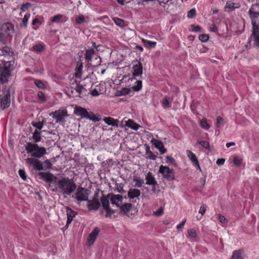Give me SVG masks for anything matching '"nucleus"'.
<instances>
[{
	"label": "nucleus",
	"mask_w": 259,
	"mask_h": 259,
	"mask_svg": "<svg viewBox=\"0 0 259 259\" xmlns=\"http://www.w3.org/2000/svg\"><path fill=\"white\" fill-rule=\"evenodd\" d=\"M77 186L72 179L62 177L58 180V186L52 190L53 192H58L62 195H70L76 189Z\"/></svg>",
	"instance_id": "obj_1"
},
{
	"label": "nucleus",
	"mask_w": 259,
	"mask_h": 259,
	"mask_svg": "<svg viewBox=\"0 0 259 259\" xmlns=\"http://www.w3.org/2000/svg\"><path fill=\"white\" fill-rule=\"evenodd\" d=\"M25 147L27 153H30L34 158H40L47 153L45 147H39L36 143L28 142Z\"/></svg>",
	"instance_id": "obj_2"
},
{
	"label": "nucleus",
	"mask_w": 259,
	"mask_h": 259,
	"mask_svg": "<svg viewBox=\"0 0 259 259\" xmlns=\"http://www.w3.org/2000/svg\"><path fill=\"white\" fill-rule=\"evenodd\" d=\"M14 69V66L11 62L8 61L0 65V82L2 83L9 81L11 72Z\"/></svg>",
	"instance_id": "obj_3"
},
{
	"label": "nucleus",
	"mask_w": 259,
	"mask_h": 259,
	"mask_svg": "<svg viewBox=\"0 0 259 259\" xmlns=\"http://www.w3.org/2000/svg\"><path fill=\"white\" fill-rule=\"evenodd\" d=\"M74 114L76 116L81 117L82 118L89 119L94 122L99 120V118L96 117L94 114L92 113L90 115L85 108L79 106H76L74 110Z\"/></svg>",
	"instance_id": "obj_4"
},
{
	"label": "nucleus",
	"mask_w": 259,
	"mask_h": 259,
	"mask_svg": "<svg viewBox=\"0 0 259 259\" xmlns=\"http://www.w3.org/2000/svg\"><path fill=\"white\" fill-rule=\"evenodd\" d=\"M89 194V190L83 187H78L76 189L75 194L72 195V197L79 201H88Z\"/></svg>",
	"instance_id": "obj_5"
},
{
	"label": "nucleus",
	"mask_w": 259,
	"mask_h": 259,
	"mask_svg": "<svg viewBox=\"0 0 259 259\" xmlns=\"http://www.w3.org/2000/svg\"><path fill=\"white\" fill-rule=\"evenodd\" d=\"M159 172L161 174L163 177L168 181H172L175 179L173 169H170L168 166L160 165Z\"/></svg>",
	"instance_id": "obj_6"
},
{
	"label": "nucleus",
	"mask_w": 259,
	"mask_h": 259,
	"mask_svg": "<svg viewBox=\"0 0 259 259\" xmlns=\"http://www.w3.org/2000/svg\"><path fill=\"white\" fill-rule=\"evenodd\" d=\"M50 116H53V118H56V123H64L65 122L66 117L68 116L67 111L66 110H59L52 112L50 114Z\"/></svg>",
	"instance_id": "obj_7"
},
{
	"label": "nucleus",
	"mask_w": 259,
	"mask_h": 259,
	"mask_svg": "<svg viewBox=\"0 0 259 259\" xmlns=\"http://www.w3.org/2000/svg\"><path fill=\"white\" fill-rule=\"evenodd\" d=\"M38 176L39 179L44 180L46 183L49 184L56 182L57 178L53 174L49 172H39Z\"/></svg>",
	"instance_id": "obj_8"
},
{
	"label": "nucleus",
	"mask_w": 259,
	"mask_h": 259,
	"mask_svg": "<svg viewBox=\"0 0 259 259\" xmlns=\"http://www.w3.org/2000/svg\"><path fill=\"white\" fill-rule=\"evenodd\" d=\"M2 33L6 37L11 35L14 31L13 25L9 22L4 23L1 27Z\"/></svg>",
	"instance_id": "obj_9"
},
{
	"label": "nucleus",
	"mask_w": 259,
	"mask_h": 259,
	"mask_svg": "<svg viewBox=\"0 0 259 259\" xmlns=\"http://www.w3.org/2000/svg\"><path fill=\"white\" fill-rule=\"evenodd\" d=\"M100 206V203L97 196H95L93 200H88V207L89 210H97Z\"/></svg>",
	"instance_id": "obj_10"
},
{
	"label": "nucleus",
	"mask_w": 259,
	"mask_h": 259,
	"mask_svg": "<svg viewBox=\"0 0 259 259\" xmlns=\"http://www.w3.org/2000/svg\"><path fill=\"white\" fill-rule=\"evenodd\" d=\"M10 98V92L8 91L1 101V107L2 110L8 108L10 106L11 103Z\"/></svg>",
	"instance_id": "obj_11"
},
{
	"label": "nucleus",
	"mask_w": 259,
	"mask_h": 259,
	"mask_svg": "<svg viewBox=\"0 0 259 259\" xmlns=\"http://www.w3.org/2000/svg\"><path fill=\"white\" fill-rule=\"evenodd\" d=\"M151 142L157 149H158L161 154L167 152L166 149L164 148V144L161 141L153 138L151 140Z\"/></svg>",
	"instance_id": "obj_12"
},
{
	"label": "nucleus",
	"mask_w": 259,
	"mask_h": 259,
	"mask_svg": "<svg viewBox=\"0 0 259 259\" xmlns=\"http://www.w3.org/2000/svg\"><path fill=\"white\" fill-rule=\"evenodd\" d=\"M123 197L121 195H120L112 194L110 198V201L112 204H114L118 207H120V206L122 205L121 203Z\"/></svg>",
	"instance_id": "obj_13"
},
{
	"label": "nucleus",
	"mask_w": 259,
	"mask_h": 259,
	"mask_svg": "<svg viewBox=\"0 0 259 259\" xmlns=\"http://www.w3.org/2000/svg\"><path fill=\"white\" fill-rule=\"evenodd\" d=\"M133 72L132 73L133 75L134 76H139L143 73V66L142 64L140 61L138 62V63L134 65L133 67Z\"/></svg>",
	"instance_id": "obj_14"
},
{
	"label": "nucleus",
	"mask_w": 259,
	"mask_h": 259,
	"mask_svg": "<svg viewBox=\"0 0 259 259\" xmlns=\"http://www.w3.org/2000/svg\"><path fill=\"white\" fill-rule=\"evenodd\" d=\"M132 207V204L131 203H126L124 204H122L120 206V211L123 212L124 214H125L127 217H130L132 214V213H130Z\"/></svg>",
	"instance_id": "obj_15"
},
{
	"label": "nucleus",
	"mask_w": 259,
	"mask_h": 259,
	"mask_svg": "<svg viewBox=\"0 0 259 259\" xmlns=\"http://www.w3.org/2000/svg\"><path fill=\"white\" fill-rule=\"evenodd\" d=\"M100 232V229L98 228H95L94 230L91 232V233L89 235L88 238V241L89 242V245H92L95 242L96 237L99 234Z\"/></svg>",
	"instance_id": "obj_16"
},
{
	"label": "nucleus",
	"mask_w": 259,
	"mask_h": 259,
	"mask_svg": "<svg viewBox=\"0 0 259 259\" xmlns=\"http://www.w3.org/2000/svg\"><path fill=\"white\" fill-rule=\"evenodd\" d=\"M187 156L192 161L194 164L196 165L199 169L201 171V168L199 163V161L196 157V155L192 153L191 151L188 150L187 151Z\"/></svg>",
	"instance_id": "obj_17"
},
{
	"label": "nucleus",
	"mask_w": 259,
	"mask_h": 259,
	"mask_svg": "<svg viewBox=\"0 0 259 259\" xmlns=\"http://www.w3.org/2000/svg\"><path fill=\"white\" fill-rule=\"evenodd\" d=\"M146 184L148 185H158L157 182L151 172H148L146 176Z\"/></svg>",
	"instance_id": "obj_18"
},
{
	"label": "nucleus",
	"mask_w": 259,
	"mask_h": 259,
	"mask_svg": "<svg viewBox=\"0 0 259 259\" xmlns=\"http://www.w3.org/2000/svg\"><path fill=\"white\" fill-rule=\"evenodd\" d=\"M67 220L66 225H68L72 221L73 219L75 217L76 213L69 207H66Z\"/></svg>",
	"instance_id": "obj_19"
},
{
	"label": "nucleus",
	"mask_w": 259,
	"mask_h": 259,
	"mask_svg": "<svg viewBox=\"0 0 259 259\" xmlns=\"http://www.w3.org/2000/svg\"><path fill=\"white\" fill-rule=\"evenodd\" d=\"M140 194V191L136 189H131L127 192L128 197L130 199L138 197Z\"/></svg>",
	"instance_id": "obj_20"
},
{
	"label": "nucleus",
	"mask_w": 259,
	"mask_h": 259,
	"mask_svg": "<svg viewBox=\"0 0 259 259\" xmlns=\"http://www.w3.org/2000/svg\"><path fill=\"white\" fill-rule=\"evenodd\" d=\"M244 251L242 249H239L233 251L230 259H244Z\"/></svg>",
	"instance_id": "obj_21"
},
{
	"label": "nucleus",
	"mask_w": 259,
	"mask_h": 259,
	"mask_svg": "<svg viewBox=\"0 0 259 259\" xmlns=\"http://www.w3.org/2000/svg\"><path fill=\"white\" fill-rule=\"evenodd\" d=\"M104 121L108 125H112L113 126L117 127L118 125V121L112 117H104L103 119Z\"/></svg>",
	"instance_id": "obj_22"
},
{
	"label": "nucleus",
	"mask_w": 259,
	"mask_h": 259,
	"mask_svg": "<svg viewBox=\"0 0 259 259\" xmlns=\"http://www.w3.org/2000/svg\"><path fill=\"white\" fill-rule=\"evenodd\" d=\"M239 7V5L238 4L227 2L226 3V6L225 7V11L227 12H231L234 9Z\"/></svg>",
	"instance_id": "obj_23"
},
{
	"label": "nucleus",
	"mask_w": 259,
	"mask_h": 259,
	"mask_svg": "<svg viewBox=\"0 0 259 259\" xmlns=\"http://www.w3.org/2000/svg\"><path fill=\"white\" fill-rule=\"evenodd\" d=\"M109 195L107 196L103 195L100 199L102 207H103L104 210L107 209L109 208Z\"/></svg>",
	"instance_id": "obj_24"
},
{
	"label": "nucleus",
	"mask_w": 259,
	"mask_h": 259,
	"mask_svg": "<svg viewBox=\"0 0 259 259\" xmlns=\"http://www.w3.org/2000/svg\"><path fill=\"white\" fill-rule=\"evenodd\" d=\"M248 14L251 19V23H252L253 22H256L255 19L259 17V12L253 11V9L251 7L249 10Z\"/></svg>",
	"instance_id": "obj_25"
},
{
	"label": "nucleus",
	"mask_w": 259,
	"mask_h": 259,
	"mask_svg": "<svg viewBox=\"0 0 259 259\" xmlns=\"http://www.w3.org/2000/svg\"><path fill=\"white\" fill-rule=\"evenodd\" d=\"M83 65L81 62H78L77 67L76 68V72L75 74V76L76 78H80L82 75V70Z\"/></svg>",
	"instance_id": "obj_26"
},
{
	"label": "nucleus",
	"mask_w": 259,
	"mask_h": 259,
	"mask_svg": "<svg viewBox=\"0 0 259 259\" xmlns=\"http://www.w3.org/2000/svg\"><path fill=\"white\" fill-rule=\"evenodd\" d=\"M146 157L151 160H155L156 159V156L154 155L152 152L150 150L149 146H147L146 147Z\"/></svg>",
	"instance_id": "obj_27"
},
{
	"label": "nucleus",
	"mask_w": 259,
	"mask_h": 259,
	"mask_svg": "<svg viewBox=\"0 0 259 259\" xmlns=\"http://www.w3.org/2000/svg\"><path fill=\"white\" fill-rule=\"evenodd\" d=\"M125 126H128L134 130H137L139 127L140 125L135 123L133 120L128 119L125 123Z\"/></svg>",
	"instance_id": "obj_28"
},
{
	"label": "nucleus",
	"mask_w": 259,
	"mask_h": 259,
	"mask_svg": "<svg viewBox=\"0 0 259 259\" xmlns=\"http://www.w3.org/2000/svg\"><path fill=\"white\" fill-rule=\"evenodd\" d=\"M74 83L73 82L72 83V86L71 87V89H74V91H76V93L78 94V96L80 97L81 95V85L79 83H77L76 81L75 80Z\"/></svg>",
	"instance_id": "obj_29"
},
{
	"label": "nucleus",
	"mask_w": 259,
	"mask_h": 259,
	"mask_svg": "<svg viewBox=\"0 0 259 259\" xmlns=\"http://www.w3.org/2000/svg\"><path fill=\"white\" fill-rule=\"evenodd\" d=\"M32 139L34 140V143H36L39 141H40L41 138V132L37 130H35V131L33 133Z\"/></svg>",
	"instance_id": "obj_30"
},
{
	"label": "nucleus",
	"mask_w": 259,
	"mask_h": 259,
	"mask_svg": "<svg viewBox=\"0 0 259 259\" xmlns=\"http://www.w3.org/2000/svg\"><path fill=\"white\" fill-rule=\"evenodd\" d=\"M95 54V51L93 49L86 50L85 54V58L88 61H91L92 59L93 55Z\"/></svg>",
	"instance_id": "obj_31"
},
{
	"label": "nucleus",
	"mask_w": 259,
	"mask_h": 259,
	"mask_svg": "<svg viewBox=\"0 0 259 259\" xmlns=\"http://www.w3.org/2000/svg\"><path fill=\"white\" fill-rule=\"evenodd\" d=\"M11 53H12L11 49L7 46L4 47L2 49H0V55H2V56L10 55Z\"/></svg>",
	"instance_id": "obj_32"
},
{
	"label": "nucleus",
	"mask_w": 259,
	"mask_h": 259,
	"mask_svg": "<svg viewBox=\"0 0 259 259\" xmlns=\"http://www.w3.org/2000/svg\"><path fill=\"white\" fill-rule=\"evenodd\" d=\"M142 41L146 47L154 48L156 45V42L155 41H152L145 39H142Z\"/></svg>",
	"instance_id": "obj_33"
},
{
	"label": "nucleus",
	"mask_w": 259,
	"mask_h": 259,
	"mask_svg": "<svg viewBox=\"0 0 259 259\" xmlns=\"http://www.w3.org/2000/svg\"><path fill=\"white\" fill-rule=\"evenodd\" d=\"M252 25L253 26V28L251 35L259 34V25L256 24V22H253Z\"/></svg>",
	"instance_id": "obj_34"
},
{
	"label": "nucleus",
	"mask_w": 259,
	"mask_h": 259,
	"mask_svg": "<svg viewBox=\"0 0 259 259\" xmlns=\"http://www.w3.org/2000/svg\"><path fill=\"white\" fill-rule=\"evenodd\" d=\"M42 170H47L50 169L52 166V163L49 160H46L42 162Z\"/></svg>",
	"instance_id": "obj_35"
},
{
	"label": "nucleus",
	"mask_w": 259,
	"mask_h": 259,
	"mask_svg": "<svg viewBox=\"0 0 259 259\" xmlns=\"http://www.w3.org/2000/svg\"><path fill=\"white\" fill-rule=\"evenodd\" d=\"M42 162L38 159H37V160L33 165V168L37 170H42Z\"/></svg>",
	"instance_id": "obj_36"
},
{
	"label": "nucleus",
	"mask_w": 259,
	"mask_h": 259,
	"mask_svg": "<svg viewBox=\"0 0 259 259\" xmlns=\"http://www.w3.org/2000/svg\"><path fill=\"white\" fill-rule=\"evenodd\" d=\"M136 85L132 87V89L135 91L138 92L142 89V82L141 80H138L136 81Z\"/></svg>",
	"instance_id": "obj_37"
},
{
	"label": "nucleus",
	"mask_w": 259,
	"mask_h": 259,
	"mask_svg": "<svg viewBox=\"0 0 259 259\" xmlns=\"http://www.w3.org/2000/svg\"><path fill=\"white\" fill-rule=\"evenodd\" d=\"M133 181L135 183L134 186L136 187H141L144 184V181L140 178H135Z\"/></svg>",
	"instance_id": "obj_38"
},
{
	"label": "nucleus",
	"mask_w": 259,
	"mask_h": 259,
	"mask_svg": "<svg viewBox=\"0 0 259 259\" xmlns=\"http://www.w3.org/2000/svg\"><path fill=\"white\" fill-rule=\"evenodd\" d=\"M37 97L42 103H45L47 101L45 94L41 91L37 93Z\"/></svg>",
	"instance_id": "obj_39"
},
{
	"label": "nucleus",
	"mask_w": 259,
	"mask_h": 259,
	"mask_svg": "<svg viewBox=\"0 0 259 259\" xmlns=\"http://www.w3.org/2000/svg\"><path fill=\"white\" fill-rule=\"evenodd\" d=\"M200 125L201 127L205 130H208L210 127L209 125L207 123V120L206 118H203L200 121Z\"/></svg>",
	"instance_id": "obj_40"
},
{
	"label": "nucleus",
	"mask_w": 259,
	"mask_h": 259,
	"mask_svg": "<svg viewBox=\"0 0 259 259\" xmlns=\"http://www.w3.org/2000/svg\"><path fill=\"white\" fill-rule=\"evenodd\" d=\"M85 21L84 17L82 15L77 16L75 19L76 24H81Z\"/></svg>",
	"instance_id": "obj_41"
},
{
	"label": "nucleus",
	"mask_w": 259,
	"mask_h": 259,
	"mask_svg": "<svg viewBox=\"0 0 259 259\" xmlns=\"http://www.w3.org/2000/svg\"><path fill=\"white\" fill-rule=\"evenodd\" d=\"M113 20L115 22V23L120 26V27H123L124 25V21L120 18H114Z\"/></svg>",
	"instance_id": "obj_42"
},
{
	"label": "nucleus",
	"mask_w": 259,
	"mask_h": 259,
	"mask_svg": "<svg viewBox=\"0 0 259 259\" xmlns=\"http://www.w3.org/2000/svg\"><path fill=\"white\" fill-rule=\"evenodd\" d=\"M33 49L38 52H41L45 50L44 46L41 44H37L33 47Z\"/></svg>",
	"instance_id": "obj_43"
},
{
	"label": "nucleus",
	"mask_w": 259,
	"mask_h": 259,
	"mask_svg": "<svg viewBox=\"0 0 259 259\" xmlns=\"http://www.w3.org/2000/svg\"><path fill=\"white\" fill-rule=\"evenodd\" d=\"M165 158H166V161L167 163L172 164L175 166L177 165L176 160L172 157L169 156H166Z\"/></svg>",
	"instance_id": "obj_44"
},
{
	"label": "nucleus",
	"mask_w": 259,
	"mask_h": 259,
	"mask_svg": "<svg viewBox=\"0 0 259 259\" xmlns=\"http://www.w3.org/2000/svg\"><path fill=\"white\" fill-rule=\"evenodd\" d=\"M197 143L206 149H209V143L206 141H199Z\"/></svg>",
	"instance_id": "obj_45"
},
{
	"label": "nucleus",
	"mask_w": 259,
	"mask_h": 259,
	"mask_svg": "<svg viewBox=\"0 0 259 259\" xmlns=\"http://www.w3.org/2000/svg\"><path fill=\"white\" fill-rule=\"evenodd\" d=\"M224 125V119L221 116H218L217 118V126L221 127Z\"/></svg>",
	"instance_id": "obj_46"
},
{
	"label": "nucleus",
	"mask_w": 259,
	"mask_h": 259,
	"mask_svg": "<svg viewBox=\"0 0 259 259\" xmlns=\"http://www.w3.org/2000/svg\"><path fill=\"white\" fill-rule=\"evenodd\" d=\"M37 158L34 157H30L26 159V162L29 165H34Z\"/></svg>",
	"instance_id": "obj_47"
},
{
	"label": "nucleus",
	"mask_w": 259,
	"mask_h": 259,
	"mask_svg": "<svg viewBox=\"0 0 259 259\" xmlns=\"http://www.w3.org/2000/svg\"><path fill=\"white\" fill-rule=\"evenodd\" d=\"M199 39L202 42H206L209 39V35L206 34H201L199 36Z\"/></svg>",
	"instance_id": "obj_48"
},
{
	"label": "nucleus",
	"mask_w": 259,
	"mask_h": 259,
	"mask_svg": "<svg viewBox=\"0 0 259 259\" xmlns=\"http://www.w3.org/2000/svg\"><path fill=\"white\" fill-rule=\"evenodd\" d=\"M31 6V4L29 3H26L22 5L21 10L23 12H25Z\"/></svg>",
	"instance_id": "obj_49"
},
{
	"label": "nucleus",
	"mask_w": 259,
	"mask_h": 259,
	"mask_svg": "<svg viewBox=\"0 0 259 259\" xmlns=\"http://www.w3.org/2000/svg\"><path fill=\"white\" fill-rule=\"evenodd\" d=\"M251 36H253L254 37V45L259 47V34L251 35Z\"/></svg>",
	"instance_id": "obj_50"
},
{
	"label": "nucleus",
	"mask_w": 259,
	"mask_h": 259,
	"mask_svg": "<svg viewBox=\"0 0 259 259\" xmlns=\"http://www.w3.org/2000/svg\"><path fill=\"white\" fill-rule=\"evenodd\" d=\"M106 212V214L105 215L106 218H110L115 212V210L112 209L111 208H108L107 209L105 210Z\"/></svg>",
	"instance_id": "obj_51"
},
{
	"label": "nucleus",
	"mask_w": 259,
	"mask_h": 259,
	"mask_svg": "<svg viewBox=\"0 0 259 259\" xmlns=\"http://www.w3.org/2000/svg\"><path fill=\"white\" fill-rule=\"evenodd\" d=\"M196 15V11L194 9H191L188 11L187 17L189 18H193Z\"/></svg>",
	"instance_id": "obj_52"
},
{
	"label": "nucleus",
	"mask_w": 259,
	"mask_h": 259,
	"mask_svg": "<svg viewBox=\"0 0 259 259\" xmlns=\"http://www.w3.org/2000/svg\"><path fill=\"white\" fill-rule=\"evenodd\" d=\"M242 161V159L241 158H239L238 157H235L233 159V162L235 165L237 166H239Z\"/></svg>",
	"instance_id": "obj_53"
},
{
	"label": "nucleus",
	"mask_w": 259,
	"mask_h": 259,
	"mask_svg": "<svg viewBox=\"0 0 259 259\" xmlns=\"http://www.w3.org/2000/svg\"><path fill=\"white\" fill-rule=\"evenodd\" d=\"M32 124L33 126L37 128L36 130H39L38 131L40 130L43 126V123L40 122L35 123L32 122Z\"/></svg>",
	"instance_id": "obj_54"
},
{
	"label": "nucleus",
	"mask_w": 259,
	"mask_h": 259,
	"mask_svg": "<svg viewBox=\"0 0 259 259\" xmlns=\"http://www.w3.org/2000/svg\"><path fill=\"white\" fill-rule=\"evenodd\" d=\"M170 98L168 97H165L163 100V105L166 107H169L170 103H169Z\"/></svg>",
	"instance_id": "obj_55"
},
{
	"label": "nucleus",
	"mask_w": 259,
	"mask_h": 259,
	"mask_svg": "<svg viewBox=\"0 0 259 259\" xmlns=\"http://www.w3.org/2000/svg\"><path fill=\"white\" fill-rule=\"evenodd\" d=\"M62 17H63L62 15H60V14L55 15L52 18V21L53 22H58L61 20V19L62 18Z\"/></svg>",
	"instance_id": "obj_56"
},
{
	"label": "nucleus",
	"mask_w": 259,
	"mask_h": 259,
	"mask_svg": "<svg viewBox=\"0 0 259 259\" xmlns=\"http://www.w3.org/2000/svg\"><path fill=\"white\" fill-rule=\"evenodd\" d=\"M35 84L40 89H43L44 88V84L40 80H35L34 81Z\"/></svg>",
	"instance_id": "obj_57"
},
{
	"label": "nucleus",
	"mask_w": 259,
	"mask_h": 259,
	"mask_svg": "<svg viewBox=\"0 0 259 259\" xmlns=\"http://www.w3.org/2000/svg\"><path fill=\"white\" fill-rule=\"evenodd\" d=\"M6 36L2 32L0 33V45L5 44L6 42Z\"/></svg>",
	"instance_id": "obj_58"
},
{
	"label": "nucleus",
	"mask_w": 259,
	"mask_h": 259,
	"mask_svg": "<svg viewBox=\"0 0 259 259\" xmlns=\"http://www.w3.org/2000/svg\"><path fill=\"white\" fill-rule=\"evenodd\" d=\"M19 174L20 177L24 180L26 179V175L25 171L23 169H20L19 170Z\"/></svg>",
	"instance_id": "obj_59"
},
{
	"label": "nucleus",
	"mask_w": 259,
	"mask_h": 259,
	"mask_svg": "<svg viewBox=\"0 0 259 259\" xmlns=\"http://www.w3.org/2000/svg\"><path fill=\"white\" fill-rule=\"evenodd\" d=\"M29 16H30V15H25L22 19V24H23V26L25 27H26V26H27V22L28 21Z\"/></svg>",
	"instance_id": "obj_60"
},
{
	"label": "nucleus",
	"mask_w": 259,
	"mask_h": 259,
	"mask_svg": "<svg viewBox=\"0 0 259 259\" xmlns=\"http://www.w3.org/2000/svg\"><path fill=\"white\" fill-rule=\"evenodd\" d=\"M58 179L56 182H54L48 184V187L51 189V191L52 192V190L54 189V188L56 186H58Z\"/></svg>",
	"instance_id": "obj_61"
},
{
	"label": "nucleus",
	"mask_w": 259,
	"mask_h": 259,
	"mask_svg": "<svg viewBox=\"0 0 259 259\" xmlns=\"http://www.w3.org/2000/svg\"><path fill=\"white\" fill-rule=\"evenodd\" d=\"M188 233L190 236L192 238H195L196 237V233L194 229H190L188 231Z\"/></svg>",
	"instance_id": "obj_62"
},
{
	"label": "nucleus",
	"mask_w": 259,
	"mask_h": 259,
	"mask_svg": "<svg viewBox=\"0 0 259 259\" xmlns=\"http://www.w3.org/2000/svg\"><path fill=\"white\" fill-rule=\"evenodd\" d=\"M219 220L221 223H225L227 222V220L226 218L222 215L221 214H219Z\"/></svg>",
	"instance_id": "obj_63"
},
{
	"label": "nucleus",
	"mask_w": 259,
	"mask_h": 259,
	"mask_svg": "<svg viewBox=\"0 0 259 259\" xmlns=\"http://www.w3.org/2000/svg\"><path fill=\"white\" fill-rule=\"evenodd\" d=\"M206 211V207L204 205H202L200 206V209L199 210V212L203 215Z\"/></svg>",
	"instance_id": "obj_64"
}]
</instances>
